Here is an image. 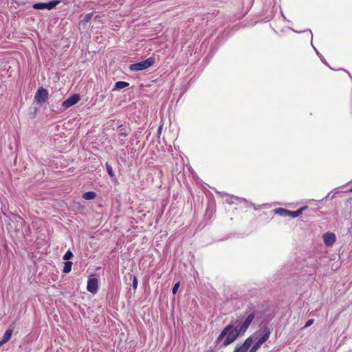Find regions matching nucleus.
Returning a JSON list of instances; mask_svg holds the SVG:
<instances>
[{
	"mask_svg": "<svg viewBox=\"0 0 352 352\" xmlns=\"http://www.w3.org/2000/svg\"><path fill=\"white\" fill-rule=\"evenodd\" d=\"M49 97L48 91L43 87H39L35 94V100L37 102L42 104L45 102Z\"/></svg>",
	"mask_w": 352,
	"mask_h": 352,
	"instance_id": "nucleus-6",
	"label": "nucleus"
},
{
	"mask_svg": "<svg viewBox=\"0 0 352 352\" xmlns=\"http://www.w3.org/2000/svg\"><path fill=\"white\" fill-rule=\"evenodd\" d=\"M82 197L86 200H93L96 197V193L94 191H89L85 192Z\"/></svg>",
	"mask_w": 352,
	"mask_h": 352,
	"instance_id": "nucleus-14",
	"label": "nucleus"
},
{
	"mask_svg": "<svg viewBox=\"0 0 352 352\" xmlns=\"http://www.w3.org/2000/svg\"><path fill=\"white\" fill-rule=\"evenodd\" d=\"M106 168H107V171L108 174L111 177H113L114 176V173H113V168H112L111 166L109 164L106 163Z\"/></svg>",
	"mask_w": 352,
	"mask_h": 352,
	"instance_id": "nucleus-17",
	"label": "nucleus"
},
{
	"mask_svg": "<svg viewBox=\"0 0 352 352\" xmlns=\"http://www.w3.org/2000/svg\"><path fill=\"white\" fill-rule=\"evenodd\" d=\"M119 131L118 133V137L119 139V143L121 146H123L125 142V138L129 135L131 132V129L129 126L124 125H120L118 126Z\"/></svg>",
	"mask_w": 352,
	"mask_h": 352,
	"instance_id": "nucleus-5",
	"label": "nucleus"
},
{
	"mask_svg": "<svg viewBox=\"0 0 352 352\" xmlns=\"http://www.w3.org/2000/svg\"><path fill=\"white\" fill-rule=\"evenodd\" d=\"M73 253L70 250H68L63 256V259L67 261H69L68 260L71 259L73 257Z\"/></svg>",
	"mask_w": 352,
	"mask_h": 352,
	"instance_id": "nucleus-18",
	"label": "nucleus"
},
{
	"mask_svg": "<svg viewBox=\"0 0 352 352\" xmlns=\"http://www.w3.org/2000/svg\"><path fill=\"white\" fill-rule=\"evenodd\" d=\"M129 84L124 81H118L115 84V89H122L125 87H127Z\"/></svg>",
	"mask_w": 352,
	"mask_h": 352,
	"instance_id": "nucleus-15",
	"label": "nucleus"
},
{
	"mask_svg": "<svg viewBox=\"0 0 352 352\" xmlns=\"http://www.w3.org/2000/svg\"><path fill=\"white\" fill-rule=\"evenodd\" d=\"M313 322H314V319L308 320L305 324V327H308L311 326L313 324Z\"/></svg>",
	"mask_w": 352,
	"mask_h": 352,
	"instance_id": "nucleus-22",
	"label": "nucleus"
},
{
	"mask_svg": "<svg viewBox=\"0 0 352 352\" xmlns=\"http://www.w3.org/2000/svg\"><path fill=\"white\" fill-rule=\"evenodd\" d=\"M240 334H241V332L237 327H234L232 324H228L221 332L217 338L216 342L218 344L226 338L223 342V345L225 346H228L234 342Z\"/></svg>",
	"mask_w": 352,
	"mask_h": 352,
	"instance_id": "nucleus-1",
	"label": "nucleus"
},
{
	"mask_svg": "<svg viewBox=\"0 0 352 352\" xmlns=\"http://www.w3.org/2000/svg\"><path fill=\"white\" fill-rule=\"evenodd\" d=\"M72 263L71 261H66L64 263L63 272L64 273H69L72 270Z\"/></svg>",
	"mask_w": 352,
	"mask_h": 352,
	"instance_id": "nucleus-16",
	"label": "nucleus"
},
{
	"mask_svg": "<svg viewBox=\"0 0 352 352\" xmlns=\"http://www.w3.org/2000/svg\"><path fill=\"white\" fill-rule=\"evenodd\" d=\"M87 289L92 293L96 294L98 290V280L96 278H89L87 281Z\"/></svg>",
	"mask_w": 352,
	"mask_h": 352,
	"instance_id": "nucleus-10",
	"label": "nucleus"
},
{
	"mask_svg": "<svg viewBox=\"0 0 352 352\" xmlns=\"http://www.w3.org/2000/svg\"><path fill=\"white\" fill-rule=\"evenodd\" d=\"M93 15H94V14L92 12L86 14L82 20L83 23L85 24V23H88L93 17Z\"/></svg>",
	"mask_w": 352,
	"mask_h": 352,
	"instance_id": "nucleus-19",
	"label": "nucleus"
},
{
	"mask_svg": "<svg viewBox=\"0 0 352 352\" xmlns=\"http://www.w3.org/2000/svg\"><path fill=\"white\" fill-rule=\"evenodd\" d=\"M324 243L327 246L332 245L336 241V235L333 233H325L323 235Z\"/></svg>",
	"mask_w": 352,
	"mask_h": 352,
	"instance_id": "nucleus-12",
	"label": "nucleus"
},
{
	"mask_svg": "<svg viewBox=\"0 0 352 352\" xmlns=\"http://www.w3.org/2000/svg\"><path fill=\"white\" fill-rule=\"evenodd\" d=\"M80 100V96L78 94H74L63 102V107L67 109L74 104H76Z\"/></svg>",
	"mask_w": 352,
	"mask_h": 352,
	"instance_id": "nucleus-11",
	"label": "nucleus"
},
{
	"mask_svg": "<svg viewBox=\"0 0 352 352\" xmlns=\"http://www.w3.org/2000/svg\"><path fill=\"white\" fill-rule=\"evenodd\" d=\"M271 331L270 328L265 327L263 330V334L259 338L258 341L252 346L249 352H256L261 346L265 342L270 338Z\"/></svg>",
	"mask_w": 352,
	"mask_h": 352,
	"instance_id": "nucleus-4",
	"label": "nucleus"
},
{
	"mask_svg": "<svg viewBox=\"0 0 352 352\" xmlns=\"http://www.w3.org/2000/svg\"><path fill=\"white\" fill-rule=\"evenodd\" d=\"M138 283V278L135 276H134L133 278V283H132V286H133V289H137Z\"/></svg>",
	"mask_w": 352,
	"mask_h": 352,
	"instance_id": "nucleus-21",
	"label": "nucleus"
},
{
	"mask_svg": "<svg viewBox=\"0 0 352 352\" xmlns=\"http://www.w3.org/2000/svg\"><path fill=\"white\" fill-rule=\"evenodd\" d=\"M304 211L313 212V209H309L307 206H304L296 211H290L283 208H275L273 210L274 214H278L283 217H289L291 218H296Z\"/></svg>",
	"mask_w": 352,
	"mask_h": 352,
	"instance_id": "nucleus-2",
	"label": "nucleus"
},
{
	"mask_svg": "<svg viewBox=\"0 0 352 352\" xmlns=\"http://www.w3.org/2000/svg\"><path fill=\"white\" fill-rule=\"evenodd\" d=\"M180 285V283L179 282H177L174 285H173V287L172 289V292L173 294H175L178 290V288Z\"/></svg>",
	"mask_w": 352,
	"mask_h": 352,
	"instance_id": "nucleus-20",
	"label": "nucleus"
},
{
	"mask_svg": "<svg viewBox=\"0 0 352 352\" xmlns=\"http://www.w3.org/2000/svg\"><path fill=\"white\" fill-rule=\"evenodd\" d=\"M162 126H160L158 129H157V133L158 135H160L162 133Z\"/></svg>",
	"mask_w": 352,
	"mask_h": 352,
	"instance_id": "nucleus-23",
	"label": "nucleus"
},
{
	"mask_svg": "<svg viewBox=\"0 0 352 352\" xmlns=\"http://www.w3.org/2000/svg\"><path fill=\"white\" fill-rule=\"evenodd\" d=\"M155 63V59L152 57L141 61L140 63L131 64L129 67L131 71H141L152 66Z\"/></svg>",
	"mask_w": 352,
	"mask_h": 352,
	"instance_id": "nucleus-3",
	"label": "nucleus"
},
{
	"mask_svg": "<svg viewBox=\"0 0 352 352\" xmlns=\"http://www.w3.org/2000/svg\"><path fill=\"white\" fill-rule=\"evenodd\" d=\"M12 333V329H8V330H6L0 343H6L8 342L11 338Z\"/></svg>",
	"mask_w": 352,
	"mask_h": 352,
	"instance_id": "nucleus-13",
	"label": "nucleus"
},
{
	"mask_svg": "<svg viewBox=\"0 0 352 352\" xmlns=\"http://www.w3.org/2000/svg\"><path fill=\"white\" fill-rule=\"evenodd\" d=\"M60 3L59 0H53L49 3H38L33 5V8L36 10H52Z\"/></svg>",
	"mask_w": 352,
	"mask_h": 352,
	"instance_id": "nucleus-7",
	"label": "nucleus"
},
{
	"mask_svg": "<svg viewBox=\"0 0 352 352\" xmlns=\"http://www.w3.org/2000/svg\"><path fill=\"white\" fill-rule=\"evenodd\" d=\"M254 316H255V314L254 312L250 314L248 316V317L246 318V319L245 320V321L241 325L237 327L238 329L241 332V334H243L247 331V329H248L251 322L254 320Z\"/></svg>",
	"mask_w": 352,
	"mask_h": 352,
	"instance_id": "nucleus-9",
	"label": "nucleus"
},
{
	"mask_svg": "<svg viewBox=\"0 0 352 352\" xmlns=\"http://www.w3.org/2000/svg\"><path fill=\"white\" fill-rule=\"evenodd\" d=\"M263 330H264V329H263L258 330V332H261V331H262V332L263 333Z\"/></svg>",
	"mask_w": 352,
	"mask_h": 352,
	"instance_id": "nucleus-24",
	"label": "nucleus"
},
{
	"mask_svg": "<svg viewBox=\"0 0 352 352\" xmlns=\"http://www.w3.org/2000/svg\"><path fill=\"white\" fill-rule=\"evenodd\" d=\"M252 342L253 336H249L241 345L237 346L233 352H247Z\"/></svg>",
	"mask_w": 352,
	"mask_h": 352,
	"instance_id": "nucleus-8",
	"label": "nucleus"
}]
</instances>
